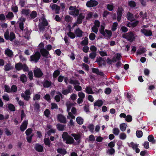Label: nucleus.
<instances>
[{"instance_id":"nucleus-1","label":"nucleus","mask_w":156,"mask_h":156,"mask_svg":"<svg viewBox=\"0 0 156 156\" xmlns=\"http://www.w3.org/2000/svg\"><path fill=\"white\" fill-rule=\"evenodd\" d=\"M62 137L63 140L66 144H71L75 142L73 138L69 135L67 132H64L62 134Z\"/></svg>"},{"instance_id":"nucleus-2","label":"nucleus","mask_w":156,"mask_h":156,"mask_svg":"<svg viewBox=\"0 0 156 156\" xmlns=\"http://www.w3.org/2000/svg\"><path fill=\"white\" fill-rule=\"evenodd\" d=\"M122 37L126 39L130 42H132L135 39L134 33L133 31H129L127 33L123 34Z\"/></svg>"},{"instance_id":"nucleus-3","label":"nucleus","mask_w":156,"mask_h":156,"mask_svg":"<svg viewBox=\"0 0 156 156\" xmlns=\"http://www.w3.org/2000/svg\"><path fill=\"white\" fill-rule=\"evenodd\" d=\"M41 20L42 21L39 23L38 28L40 31H43L45 30V27L48 25V23L44 17H42Z\"/></svg>"},{"instance_id":"nucleus-4","label":"nucleus","mask_w":156,"mask_h":156,"mask_svg":"<svg viewBox=\"0 0 156 156\" xmlns=\"http://www.w3.org/2000/svg\"><path fill=\"white\" fill-rule=\"evenodd\" d=\"M41 57L40 53L38 51H37L34 54L30 56V61L36 63L38 62Z\"/></svg>"},{"instance_id":"nucleus-5","label":"nucleus","mask_w":156,"mask_h":156,"mask_svg":"<svg viewBox=\"0 0 156 156\" xmlns=\"http://www.w3.org/2000/svg\"><path fill=\"white\" fill-rule=\"evenodd\" d=\"M100 32L104 36L106 37V33L108 34L109 37H111L112 36V33L111 30L105 29V27L103 26H101V28L99 30Z\"/></svg>"},{"instance_id":"nucleus-6","label":"nucleus","mask_w":156,"mask_h":156,"mask_svg":"<svg viewBox=\"0 0 156 156\" xmlns=\"http://www.w3.org/2000/svg\"><path fill=\"white\" fill-rule=\"evenodd\" d=\"M34 73V76L36 78H41L43 75L42 71L40 68H35Z\"/></svg>"},{"instance_id":"nucleus-7","label":"nucleus","mask_w":156,"mask_h":156,"mask_svg":"<svg viewBox=\"0 0 156 156\" xmlns=\"http://www.w3.org/2000/svg\"><path fill=\"white\" fill-rule=\"evenodd\" d=\"M105 58H102L101 57H97L95 62H97L99 66H101L103 65L105 66L106 64L105 61Z\"/></svg>"},{"instance_id":"nucleus-8","label":"nucleus","mask_w":156,"mask_h":156,"mask_svg":"<svg viewBox=\"0 0 156 156\" xmlns=\"http://www.w3.org/2000/svg\"><path fill=\"white\" fill-rule=\"evenodd\" d=\"M98 2L95 0H90L88 1L86 3V6L88 7H92L97 6Z\"/></svg>"},{"instance_id":"nucleus-9","label":"nucleus","mask_w":156,"mask_h":156,"mask_svg":"<svg viewBox=\"0 0 156 156\" xmlns=\"http://www.w3.org/2000/svg\"><path fill=\"white\" fill-rule=\"evenodd\" d=\"M50 7L53 10H55L56 14H58L59 13L60 7L56 4H53L51 5H50Z\"/></svg>"},{"instance_id":"nucleus-10","label":"nucleus","mask_w":156,"mask_h":156,"mask_svg":"<svg viewBox=\"0 0 156 156\" xmlns=\"http://www.w3.org/2000/svg\"><path fill=\"white\" fill-rule=\"evenodd\" d=\"M123 11V9L121 8H118L117 9V20L118 22L120 21L121 19V17L122 14V11Z\"/></svg>"},{"instance_id":"nucleus-11","label":"nucleus","mask_w":156,"mask_h":156,"mask_svg":"<svg viewBox=\"0 0 156 156\" xmlns=\"http://www.w3.org/2000/svg\"><path fill=\"white\" fill-rule=\"evenodd\" d=\"M28 124V120H25L23 121L20 127V129L21 131H24L27 128Z\"/></svg>"},{"instance_id":"nucleus-12","label":"nucleus","mask_w":156,"mask_h":156,"mask_svg":"<svg viewBox=\"0 0 156 156\" xmlns=\"http://www.w3.org/2000/svg\"><path fill=\"white\" fill-rule=\"evenodd\" d=\"M57 119L61 123H65L66 122V119L65 117L61 114H58L57 116Z\"/></svg>"},{"instance_id":"nucleus-13","label":"nucleus","mask_w":156,"mask_h":156,"mask_svg":"<svg viewBox=\"0 0 156 156\" xmlns=\"http://www.w3.org/2000/svg\"><path fill=\"white\" fill-rule=\"evenodd\" d=\"M141 33L146 36H150L152 35V32L151 30H148L145 29H142L140 30Z\"/></svg>"},{"instance_id":"nucleus-14","label":"nucleus","mask_w":156,"mask_h":156,"mask_svg":"<svg viewBox=\"0 0 156 156\" xmlns=\"http://www.w3.org/2000/svg\"><path fill=\"white\" fill-rule=\"evenodd\" d=\"M92 71L93 73H95L98 75H99L101 76H105V74L103 72L99 71V69L98 68H93Z\"/></svg>"},{"instance_id":"nucleus-15","label":"nucleus","mask_w":156,"mask_h":156,"mask_svg":"<svg viewBox=\"0 0 156 156\" xmlns=\"http://www.w3.org/2000/svg\"><path fill=\"white\" fill-rule=\"evenodd\" d=\"M71 135L74 137L75 140L77 141L78 144H79L81 142V136L78 134L73 133Z\"/></svg>"},{"instance_id":"nucleus-16","label":"nucleus","mask_w":156,"mask_h":156,"mask_svg":"<svg viewBox=\"0 0 156 156\" xmlns=\"http://www.w3.org/2000/svg\"><path fill=\"white\" fill-rule=\"evenodd\" d=\"M74 33L76 37H80L82 36L83 32L79 28H78L75 30Z\"/></svg>"},{"instance_id":"nucleus-17","label":"nucleus","mask_w":156,"mask_h":156,"mask_svg":"<svg viewBox=\"0 0 156 156\" xmlns=\"http://www.w3.org/2000/svg\"><path fill=\"white\" fill-rule=\"evenodd\" d=\"M35 149L37 152H42L44 150L43 147L39 144H36L34 146Z\"/></svg>"},{"instance_id":"nucleus-18","label":"nucleus","mask_w":156,"mask_h":156,"mask_svg":"<svg viewBox=\"0 0 156 156\" xmlns=\"http://www.w3.org/2000/svg\"><path fill=\"white\" fill-rule=\"evenodd\" d=\"M40 52L42 56L45 57H47L49 54V51L44 48L41 49Z\"/></svg>"},{"instance_id":"nucleus-19","label":"nucleus","mask_w":156,"mask_h":156,"mask_svg":"<svg viewBox=\"0 0 156 156\" xmlns=\"http://www.w3.org/2000/svg\"><path fill=\"white\" fill-rule=\"evenodd\" d=\"M67 89L63 90L62 91V94L64 95H67L69 93H70L72 90V86L71 85H69L67 86Z\"/></svg>"},{"instance_id":"nucleus-20","label":"nucleus","mask_w":156,"mask_h":156,"mask_svg":"<svg viewBox=\"0 0 156 156\" xmlns=\"http://www.w3.org/2000/svg\"><path fill=\"white\" fill-rule=\"evenodd\" d=\"M85 18V16L83 15V13H80L79 14V16L78 17L77 20L79 24H80L82 23V20H83Z\"/></svg>"},{"instance_id":"nucleus-21","label":"nucleus","mask_w":156,"mask_h":156,"mask_svg":"<svg viewBox=\"0 0 156 156\" xmlns=\"http://www.w3.org/2000/svg\"><path fill=\"white\" fill-rule=\"evenodd\" d=\"M13 68V67L12 66L11 64L9 62L7 63L4 66V70L5 71H8L12 69Z\"/></svg>"},{"instance_id":"nucleus-22","label":"nucleus","mask_w":156,"mask_h":156,"mask_svg":"<svg viewBox=\"0 0 156 156\" xmlns=\"http://www.w3.org/2000/svg\"><path fill=\"white\" fill-rule=\"evenodd\" d=\"M5 53L10 58L12 57L13 55L12 51L9 49L5 50Z\"/></svg>"},{"instance_id":"nucleus-23","label":"nucleus","mask_w":156,"mask_h":156,"mask_svg":"<svg viewBox=\"0 0 156 156\" xmlns=\"http://www.w3.org/2000/svg\"><path fill=\"white\" fill-rule=\"evenodd\" d=\"M103 104V102L102 100H98L95 101L94 103V109L96 108L95 106H98V107H101Z\"/></svg>"},{"instance_id":"nucleus-24","label":"nucleus","mask_w":156,"mask_h":156,"mask_svg":"<svg viewBox=\"0 0 156 156\" xmlns=\"http://www.w3.org/2000/svg\"><path fill=\"white\" fill-rule=\"evenodd\" d=\"M65 126V125L60 123H58L57 125V129L59 131H62L64 130Z\"/></svg>"},{"instance_id":"nucleus-25","label":"nucleus","mask_w":156,"mask_h":156,"mask_svg":"<svg viewBox=\"0 0 156 156\" xmlns=\"http://www.w3.org/2000/svg\"><path fill=\"white\" fill-rule=\"evenodd\" d=\"M85 92L88 94H94L92 88L90 86L86 87Z\"/></svg>"},{"instance_id":"nucleus-26","label":"nucleus","mask_w":156,"mask_h":156,"mask_svg":"<svg viewBox=\"0 0 156 156\" xmlns=\"http://www.w3.org/2000/svg\"><path fill=\"white\" fill-rule=\"evenodd\" d=\"M57 151L58 153L63 155H64L67 153L65 149L62 148H58Z\"/></svg>"},{"instance_id":"nucleus-27","label":"nucleus","mask_w":156,"mask_h":156,"mask_svg":"<svg viewBox=\"0 0 156 156\" xmlns=\"http://www.w3.org/2000/svg\"><path fill=\"white\" fill-rule=\"evenodd\" d=\"M16 69L18 71H20L22 69L23 64L21 62H19L15 65Z\"/></svg>"},{"instance_id":"nucleus-28","label":"nucleus","mask_w":156,"mask_h":156,"mask_svg":"<svg viewBox=\"0 0 156 156\" xmlns=\"http://www.w3.org/2000/svg\"><path fill=\"white\" fill-rule=\"evenodd\" d=\"M37 13L35 11H33L31 12L30 15V16L31 19H33L37 16Z\"/></svg>"},{"instance_id":"nucleus-29","label":"nucleus","mask_w":156,"mask_h":156,"mask_svg":"<svg viewBox=\"0 0 156 156\" xmlns=\"http://www.w3.org/2000/svg\"><path fill=\"white\" fill-rule=\"evenodd\" d=\"M14 16V15L12 12H9L6 15V17L9 20H11L13 19Z\"/></svg>"},{"instance_id":"nucleus-30","label":"nucleus","mask_w":156,"mask_h":156,"mask_svg":"<svg viewBox=\"0 0 156 156\" xmlns=\"http://www.w3.org/2000/svg\"><path fill=\"white\" fill-rule=\"evenodd\" d=\"M51 83V82L46 80L44 83L43 85L44 87L48 88L50 87Z\"/></svg>"},{"instance_id":"nucleus-31","label":"nucleus","mask_w":156,"mask_h":156,"mask_svg":"<svg viewBox=\"0 0 156 156\" xmlns=\"http://www.w3.org/2000/svg\"><path fill=\"white\" fill-rule=\"evenodd\" d=\"M69 14L71 15H74L76 16H77L79 14V11L78 9H77L75 11H73L70 12L69 13Z\"/></svg>"},{"instance_id":"nucleus-32","label":"nucleus","mask_w":156,"mask_h":156,"mask_svg":"<svg viewBox=\"0 0 156 156\" xmlns=\"http://www.w3.org/2000/svg\"><path fill=\"white\" fill-rule=\"evenodd\" d=\"M20 80L22 82L24 83L27 81V78L24 74H23L20 76Z\"/></svg>"},{"instance_id":"nucleus-33","label":"nucleus","mask_w":156,"mask_h":156,"mask_svg":"<svg viewBox=\"0 0 156 156\" xmlns=\"http://www.w3.org/2000/svg\"><path fill=\"white\" fill-rule=\"evenodd\" d=\"M76 121L78 124L81 125L83 123V120L82 117H78L76 118Z\"/></svg>"},{"instance_id":"nucleus-34","label":"nucleus","mask_w":156,"mask_h":156,"mask_svg":"<svg viewBox=\"0 0 156 156\" xmlns=\"http://www.w3.org/2000/svg\"><path fill=\"white\" fill-rule=\"evenodd\" d=\"M88 43V38L87 37H85L84 39L81 42V44L83 45H87Z\"/></svg>"},{"instance_id":"nucleus-35","label":"nucleus","mask_w":156,"mask_h":156,"mask_svg":"<svg viewBox=\"0 0 156 156\" xmlns=\"http://www.w3.org/2000/svg\"><path fill=\"white\" fill-rule=\"evenodd\" d=\"M69 83L73 85H80V83L79 81L76 80L70 79Z\"/></svg>"},{"instance_id":"nucleus-36","label":"nucleus","mask_w":156,"mask_h":156,"mask_svg":"<svg viewBox=\"0 0 156 156\" xmlns=\"http://www.w3.org/2000/svg\"><path fill=\"white\" fill-rule=\"evenodd\" d=\"M128 5L132 8H134L136 6V3L135 2L130 1L128 2Z\"/></svg>"},{"instance_id":"nucleus-37","label":"nucleus","mask_w":156,"mask_h":156,"mask_svg":"<svg viewBox=\"0 0 156 156\" xmlns=\"http://www.w3.org/2000/svg\"><path fill=\"white\" fill-rule=\"evenodd\" d=\"M67 35L71 39H74L76 37L75 34L71 31V30L67 34Z\"/></svg>"},{"instance_id":"nucleus-38","label":"nucleus","mask_w":156,"mask_h":156,"mask_svg":"<svg viewBox=\"0 0 156 156\" xmlns=\"http://www.w3.org/2000/svg\"><path fill=\"white\" fill-rule=\"evenodd\" d=\"M126 124L125 123H122L120 125V128L121 130L123 132L126 129Z\"/></svg>"},{"instance_id":"nucleus-39","label":"nucleus","mask_w":156,"mask_h":156,"mask_svg":"<svg viewBox=\"0 0 156 156\" xmlns=\"http://www.w3.org/2000/svg\"><path fill=\"white\" fill-rule=\"evenodd\" d=\"M15 38L16 36L15 34L13 32H11L10 33L9 38L10 41H13Z\"/></svg>"},{"instance_id":"nucleus-40","label":"nucleus","mask_w":156,"mask_h":156,"mask_svg":"<svg viewBox=\"0 0 156 156\" xmlns=\"http://www.w3.org/2000/svg\"><path fill=\"white\" fill-rule=\"evenodd\" d=\"M8 108L11 111L14 112L15 111L16 109L14 106L12 104H9Z\"/></svg>"},{"instance_id":"nucleus-41","label":"nucleus","mask_w":156,"mask_h":156,"mask_svg":"<svg viewBox=\"0 0 156 156\" xmlns=\"http://www.w3.org/2000/svg\"><path fill=\"white\" fill-rule=\"evenodd\" d=\"M60 74V72L58 69L55 70L53 73V77L54 78H56Z\"/></svg>"},{"instance_id":"nucleus-42","label":"nucleus","mask_w":156,"mask_h":156,"mask_svg":"<svg viewBox=\"0 0 156 156\" xmlns=\"http://www.w3.org/2000/svg\"><path fill=\"white\" fill-rule=\"evenodd\" d=\"M148 140L149 142H151L152 144H154L155 140H154V137L152 135H149L148 137Z\"/></svg>"},{"instance_id":"nucleus-43","label":"nucleus","mask_w":156,"mask_h":156,"mask_svg":"<svg viewBox=\"0 0 156 156\" xmlns=\"http://www.w3.org/2000/svg\"><path fill=\"white\" fill-rule=\"evenodd\" d=\"M118 26V23L117 22H114L112 27V31H115L117 29Z\"/></svg>"},{"instance_id":"nucleus-44","label":"nucleus","mask_w":156,"mask_h":156,"mask_svg":"<svg viewBox=\"0 0 156 156\" xmlns=\"http://www.w3.org/2000/svg\"><path fill=\"white\" fill-rule=\"evenodd\" d=\"M136 135L137 137L141 138L143 136V132L141 130H137L136 132Z\"/></svg>"},{"instance_id":"nucleus-45","label":"nucleus","mask_w":156,"mask_h":156,"mask_svg":"<svg viewBox=\"0 0 156 156\" xmlns=\"http://www.w3.org/2000/svg\"><path fill=\"white\" fill-rule=\"evenodd\" d=\"M34 107L35 110L39 111L40 108V106L38 102L36 101L34 104Z\"/></svg>"},{"instance_id":"nucleus-46","label":"nucleus","mask_w":156,"mask_h":156,"mask_svg":"<svg viewBox=\"0 0 156 156\" xmlns=\"http://www.w3.org/2000/svg\"><path fill=\"white\" fill-rule=\"evenodd\" d=\"M41 96L38 94H36L34 96L33 99L34 101L39 100L40 99Z\"/></svg>"},{"instance_id":"nucleus-47","label":"nucleus","mask_w":156,"mask_h":156,"mask_svg":"<svg viewBox=\"0 0 156 156\" xmlns=\"http://www.w3.org/2000/svg\"><path fill=\"white\" fill-rule=\"evenodd\" d=\"M22 97L24 99L27 101H28L30 98V97L29 95H25L23 93L21 94Z\"/></svg>"},{"instance_id":"nucleus-48","label":"nucleus","mask_w":156,"mask_h":156,"mask_svg":"<svg viewBox=\"0 0 156 156\" xmlns=\"http://www.w3.org/2000/svg\"><path fill=\"white\" fill-rule=\"evenodd\" d=\"M120 131L118 128H114L113 129V133L115 135H118Z\"/></svg>"},{"instance_id":"nucleus-49","label":"nucleus","mask_w":156,"mask_h":156,"mask_svg":"<svg viewBox=\"0 0 156 156\" xmlns=\"http://www.w3.org/2000/svg\"><path fill=\"white\" fill-rule=\"evenodd\" d=\"M10 89L11 92H16L17 91V87L15 85H12Z\"/></svg>"},{"instance_id":"nucleus-50","label":"nucleus","mask_w":156,"mask_h":156,"mask_svg":"<svg viewBox=\"0 0 156 156\" xmlns=\"http://www.w3.org/2000/svg\"><path fill=\"white\" fill-rule=\"evenodd\" d=\"M33 130L31 128H29L26 130L25 131V133L27 136H29L32 133Z\"/></svg>"},{"instance_id":"nucleus-51","label":"nucleus","mask_w":156,"mask_h":156,"mask_svg":"<svg viewBox=\"0 0 156 156\" xmlns=\"http://www.w3.org/2000/svg\"><path fill=\"white\" fill-rule=\"evenodd\" d=\"M120 30L122 32L126 33L128 31V28L122 25L121 27Z\"/></svg>"},{"instance_id":"nucleus-52","label":"nucleus","mask_w":156,"mask_h":156,"mask_svg":"<svg viewBox=\"0 0 156 156\" xmlns=\"http://www.w3.org/2000/svg\"><path fill=\"white\" fill-rule=\"evenodd\" d=\"M127 15L128 20H129L131 21L133 18V14L129 12H127Z\"/></svg>"},{"instance_id":"nucleus-53","label":"nucleus","mask_w":156,"mask_h":156,"mask_svg":"<svg viewBox=\"0 0 156 156\" xmlns=\"http://www.w3.org/2000/svg\"><path fill=\"white\" fill-rule=\"evenodd\" d=\"M44 143L46 145L50 147V142L48 138H45L44 140Z\"/></svg>"},{"instance_id":"nucleus-54","label":"nucleus","mask_w":156,"mask_h":156,"mask_svg":"<svg viewBox=\"0 0 156 156\" xmlns=\"http://www.w3.org/2000/svg\"><path fill=\"white\" fill-rule=\"evenodd\" d=\"M129 147H131L133 149H135L138 147V145L136 144H135L133 142H132L130 143Z\"/></svg>"},{"instance_id":"nucleus-55","label":"nucleus","mask_w":156,"mask_h":156,"mask_svg":"<svg viewBox=\"0 0 156 156\" xmlns=\"http://www.w3.org/2000/svg\"><path fill=\"white\" fill-rule=\"evenodd\" d=\"M22 14L28 16L29 14V10L23 9L22 11Z\"/></svg>"},{"instance_id":"nucleus-56","label":"nucleus","mask_w":156,"mask_h":156,"mask_svg":"<svg viewBox=\"0 0 156 156\" xmlns=\"http://www.w3.org/2000/svg\"><path fill=\"white\" fill-rule=\"evenodd\" d=\"M115 149L113 148H111L109 149L107 151V153L110 155H112L115 153Z\"/></svg>"},{"instance_id":"nucleus-57","label":"nucleus","mask_w":156,"mask_h":156,"mask_svg":"<svg viewBox=\"0 0 156 156\" xmlns=\"http://www.w3.org/2000/svg\"><path fill=\"white\" fill-rule=\"evenodd\" d=\"M34 135V134H32L30 136H27L26 137V139L27 140V141L29 143H30L32 141V137Z\"/></svg>"},{"instance_id":"nucleus-58","label":"nucleus","mask_w":156,"mask_h":156,"mask_svg":"<svg viewBox=\"0 0 156 156\" xmlns=\"http://www.w3.org/2000/svg\"><path fill=\"white\" fill-rule=\"evenodd\" d=\"M44 114L48 118L50 114V112L48 109H46L44 112Z\"/></svg>"},{"instance_id":"nucleus-59","label":"nucleus","mask_w":156,"mask_h":156,"mask_svg":"<svg viewBox=\"0 0 156 156\" xmlns=\"http://www.w3.org/2000/svg\"><path fill=\"white\" fill-rule=\"evenodd\" d=\"M95 34L93 33H91L89 36L90 39L92 41L94 40L95 38Z\"/></svg>"},{"instance_id":"nucleus-60","label":"nucleus","mask_w":156,"mask_h":156,"mask_svg":"<svg viewBox=\"0 0 156 156\" xmlns=\"http://www.w3.org/2000/svg\"><path fill=\"white\" fill-rule=\"evenodd\" d=\"M88 128L89 129L91 133L94 132V126L93 124H90L88 126Z\"/></svg>"},{"instance_id":"nucleus-61","label":"nucleus","mask_w":156,"mask_h":156,"mask_svg":"<svg viewBox=\"0 0 156 156\" xmlns=\"http://www.w3.org/2000/svg\"><path fill=\"white\" fill-rule=\"evenodd\" d=\"M125 120L127 122H130L132 120V116L130 115H127L126 116Z\"/></svg>"},{"instance_id":"nucleus-62","label":"nucleus","mask_w":156,"mask_h":156,"mask_svg":"<svg viewBox=\"0 0 156 156\" xmlns=\"http://www.w3.org/2000/svg\"><path fill=\"white\" fill-rule=\"evenodd\" d=\"M107 8L108 10L112 11L113 10L114 7L112 5L108 4L107 5Z\"/></svg>"},{"instance_id":"nucleus-63","label":"nucleus","mask_w":156,"mask_h":156,"mask_svg":"<svg viewBox=\"0 0 156 156\" xmlns=\"http://www.w3.org/2000/svg\"><path fill=\"white\" fill-rule=\"evenodd\" d=\"M96 55L95 52H92L90 54L89 56L90 58L92 59L96 57Z\"/></svg>"},{"instance_id":"nucleus-64","label":"nucleus","mask_w":156,"mask_h":156,"mask_svg":"<svg viewBox=\"0 0 156 156\" xmlns=\"http://www.w3.org/2000/svg\"><path fill=\"white\" fill-rule=\"evenodd\" d=\"M78 96L80 98L83 99L85 97V94L82 92H80L78 93Z\"/></svg>"}]
</instances>
